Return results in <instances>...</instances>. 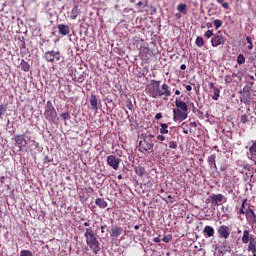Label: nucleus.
I'll return each instance as SVG.
<instances>
[{"label": "nucleus", "instance_id": "20", "mask_svg": "<svg viewBox=\"0 0 256 256\" xmlns=\"http://www.w3.org/2000/svg\"><path fill=\"white\" fill-rule=\"evenodd\" d=\"M244 215L248 219H252V221H254V223H256V214H255V211H253V209H251V207L248 206V208L246 209V213Z\"/></svg>", "mask_w": 256, "mask_h": 256}, {"label": "nucleus", "instance_id": "22", "mask_svg": "<svg viewBox=\"0 0 256 256\" xmlns=\"http://www.w3.org/2000/svg\"><path fill=\"white\" fill-rule=\"evenodd\" d=\"M95 205H97L100 209L107 208V201L104 198H96Z\"/></svg>", "mask_w": 256, "mask_h": 256}, {"label": "nucleus", "instance_id": "2", "mask_svg": "<svg viewBox=\"0 0 256 256\" xmlns=\"http://www.w3.org/2000/svg\"><path fill=\"white\" fill-rule=\"evenodd\" d=\"M155 135L153 134H148L143 136V139L140 140L139 142V151L140 153H147V151H152L153 150V138Z\"/></svg>", "mask_w": 256, "mask_h": 256}, {"label": "nucleus", "instance_id": "52", "mask_svg": "<svg viewBox=\"0 0 256 256\" xmlns=\"http://www.w3.org/2000/svg\"><path fill=\"white\" fill-rule=\"evenodd\" d=\"M246 41H247L248 45H251L253 43V40H251V37H249V36L246 37Z\"/></svg>", "mask_w": 256, "mask_h": 256}, {"label": "nucleus", "instance_id": "19", "mask_svg": "<svg viewBox=\"0 0 256 256\" xmlns=\"http://www.w3.org/2000/svg\"><path fill=\"white\" fill-rule=\"evenodd\" d=\"M251 237H253V235H251V232H249V230H244L242 235V243H244V245H247V243L251 242Z\"/></svg>", "mask_w": 256, "mask_h": 256}, {"label": "nucleus", "instance_id": "42", "mask_svg": "<svg viewBox=\"0 0 256 256\" xmlns=\"http://www.w3.org/2000/svg\"><path fill=\"white\" fill-rule=\"evenodd\" d=\"M126 107L129 109V111H133V102H131L130 99L126 101Z\"/></svg>", "mask_w": 256, "mask_h": 256}, {"label": "nucleus", "instance_id": "51", "mask_svg": "<svg viewBox=\"0 0 256 256\" xmlns=\"http://www.w3.org/2000/svg\"><path fill=\"white\" fill-rule=\"evenodd\" d=\"M208 87L209 89H214V90L217 89V87H215V84L213 82H209Z\"/></svg>", "mask_w": 256, "mask_h": 256}, {"label": "nucleus", "instance_id": "5", "mask_svg": "<svg viewBox=\"0 0 256 256\" xmlns=\"http://www.w3.org/2000/svg\"><path fill=\"white\" fill-rule=\"evenodd\" d=\"M206 201L207 203H212L215 207H219V205L227 203V198L223 194H212Z\"/></svg>", "mask_w": 256, "mask_h": 256}, {"label": "nucleus", "instance_id": "62", "mask_svg": "<svg viewBox=\"0 0 256 256\" xmlns=\"http://www.w3.org/2000/svg\"><path fill=\"white\" fill-rule=\"evenodd\" d=\"M90 223L89 222H84V227H90Z\"/></svg>", "mask_w": 256, "mask_h": 256}, {"label": "nucleus", "instance_id": "10", "mask_svg": "<svg viewBox=\"0 0 256 256\" xmlns=\"http://www.w3.org/2000/svg\"><path fill=\"white\" fill-rule=\"evenodd\" d=\"M107 163L109 167H112L114 171H117V169H119V165H121V159L115 155H109L107 157Z\"/></svg>", "mask_w": 256, "mask_h": 256}, {"label": "nucleus", "instance_id": "17", "mask_svg": "<svg viewBox=\"0 0 256 256\" xmlns=\"http://www.w3.org/2000/svg\"><path fill=\"white\" fill-rule=\"evenodd\" d=\"M176 109H180V111H189V107L187 106L186 102H183L179 98H176L175 100Z\"/></svg>", "mask_w": 256, "mask_h": 256}, {"label": "nucleus", "instance_id": "41", "mask_svg": "<svg viewBox=\"0 0 256 256\" xmlns=\"http://www.w3.org/2000/svg\"><path fill=\"white\" fill-rule=\"evenodd\" d=\"M20 256H33V253L30 250H21Z\"/></svg>", "mask_w": 256, "mask_h": 256}, {"label": "nucleus", "instance_id": "24", "mask_svg": "<svg viewBox=\"0 0 256 256\" xmlns=\"http://www.w3.org/2000/svg\"><path fill=\"white\" fill-rule=\"evenodd\" d=\"M79 16V6L78 5H74V7L72 8L71 12H70V19L75 20L77 19V17Z\"/></svg>", "mask_w": 256, "mask_h": 256}, {"label": "nucleus", "instance_id": "35", "mask_svg": "<svg viewBox=\"0 0 256 256\" xmlns=\"http://www.w3.org/2000/svg\"><path fill=\"white\" fill-rule=\"evenodd\" d=\"M162 241L164 243H171V241H173V235L171 234L164 235V237L162 238Z\"/></svg>", "mask_w": 256, "mask_h": 256}, {"label": "nucleus", "instance_id": "29", "mask_svg": "<svg viewBox=\"0 0 256 256\" xmlns=\"http://www.w3.org/2000/svg\"><path fill=\"white\" fill-rule=\"evenodd\" d=\"M249 119H253V116L251 114H243L240 119V123L245 125V123H249Z\"/></svg>", "mask_w": 256, "mask_h": 256}, {"label": "nucleus", "instance_id": "36", "mask_svg": "<svg viewBox=\"0 0 256 256\" xmlns=\"http://www.w3.org/2000/svg\"><path fill=\"white\" fill-rule=\"evenodd\" d=\"M215 29H221L223 27V21L221 19L214 20Z\"/></svg>", "mask_w": 256, "mask_h": 256}, {"label": "nucleus", "instance_id": "32", "mask_svg": "<svg viewBox=\"0 0 256 256\" xmlns=\"http://www.w3.org/2000/svg\"><path fill=\"white\" fill-rule=\"evenodd\" d=\"M195 43L197 45V47H203V45H205V41L203 40V37L198 36L195 40Z\"/></svg>", "mask_w": 256, "mask_h": 256}, {"label": "nucleus", "instance_id": "13", "mask_svg": "<svg viewBox=\"0 0 256 256\" xmlns=\"http://www.w3.org/2000/svg\"><path fill=\"white\" fill-rule=\"evenodd\" d=\"M57 28L59 35H62V37H67L71 33V28L67 24H58Z\"/></svg>", "mask_w": 256, "mask_h": 256}, {"label": "nucleus", "instance_id": "6", "mask_svg": "<svg viewBox=\"0 0 256 256\" xmlns=\"http://www.w3.org/2000/svg\"><path fill=\"white\" fill-rule=\"evenodd\" d=\"M14 141L19 149H25L29 145V141H31V136H26L25 138V134H18L14 137Z\"/></svg>", "mask_w": 256, "mask_h": 256}, {"label": "nucleus", "instance_id": "30", "mask_svg": "<svg viewBox=\"0 0 256 256\" xmlns=\"http://www.w3.org/2000/svg\"><path fill=\"white\" fill-rule=\"evenodd\" d=\"M249 153L252 157L256 155V141H252V146L249 148Z\"/></svg>", "mask_w": 256, "mask_h": 256}, {"label": "nucleus", "instance_id": "1", "mask_svg": "<svg viewBox=\"0 0 256 256\" xmlns=\"http://www.w3.org/2000/svg\"><path fill=\"white\" fill-rule=\"evenodd\" d=\"M84 236L86 238V243L88 247H90L93 253L97 255V253L101 251V247L99 246V240H97V233H95L92 227H88L86 228Z\"/></svg>", "mask_w": 256, "mask_h": 256}, {"label": "nucleus", "instance_id": "11", "mask_svg": "<svg viewBox=\"0 0 256 256\" xmlns=\"http://www.w3.org/2000/svg\"><path fill=\"white\" fill-rule=\"evenodd\" d=\"M217 233L220 235V237H222V239H229V236L231 235V229L227 225H221L217 229Z\"/></svg>", "mask_w": 256, "mask_h": 256}, {"label": "nucleus", "instance_id": "26", "mask_svg": "<svg viewBox=\"0 0 256 256\" xmlns=\"http://www.w3.org/2000/svg\"><path fill=\"white\" fill-rule=\"evenodd\" d=\"M21 71H24V73H29V69H31V66L29 65V62L22 60L20 63Z\"/></svg>", "mask_w": 256, "mask_h": 256}, {"label": "nucleus", "instance_id": "21", "mask_svg": "<svg viewBox=\"0 0 256 256\" xmlns=\"http://www.w3.org/2000/svg\"><path fill=\"white\" fill-rule=\"evenodd\" d=\"M215 159H217V156L215 154L210 155L208 157V164L210 165V167H213L215 171H217V162Z\"/></svg>", "mask_w": 256, "mask_h": 256}, {"label": "nucleus", "instance_id": "53", "mask_svg": "<svg viewBox=\"0 0 256 256\" xmlns=\"http://www.w3.org/2000/svg\"><path fill=\"white\" fill-rule=\"evenodd\" d=\"M153 241L154 243H161L162 239L159 237H155Z\"/></svg>", "mask_w": 256, "mask_h": 256}, {"label": "nucleus", "instance_id": "23", "mask_svg": "<svg viewBox=\"0 0 256 256\" xmlns=\"http://www.w3.org/2000/svg\"><path fill=\"white\" fill-rule=\"evenodd\" d=\"M203 233L207 235V237H213V235H215V229L212 226H205Z\"/></svg>", "mask_w": 256, "mask_h": 256}, {"label": "nucleus", "instance_id": "15", "mask_svg": "<svg viewBox=\"0 0 256 256\" xmlns=\"http://www.w3.org/2000/svg\"><path fill=\"white\" fill-rule=\"evenodd\" d=\"M153 56L151 49L145 47L142 49V51H140V57L142 59V61H149V59H151V57Z\"/></svg>", "mask_w": 256, "mask_h": 256}, {"label": "nucleus", "instance_id": "45", "mask_svg": "<svg viewBox=\"0 0 256 256\" xmlns=\"http://www.w3.org/2000/svg\"><path fill=\"white\" fill-rule=\"evenodd\" d=\"M7 112V108L3 105L0 106V115H5Z\"/></svg>", "mask_w": 256, "mask_h": 256}, {"label": "nucleus", "instance_id": "28", "mask_svg": "<svg viewBox=\"0 0 256 256\" xmlns=\"http://www.w3.org/2000/svg\"><path fill=\"white\" fill-rule=\"evenodd\" d=\"M169 133V125L165 123H160V134L167 135Z\"/></svg>", "mask_w": 256, "mask_h": 256}, {"label": "nucleus", "instance_id": "57", "mask_svg": "<svg viewBox=\"0 0 256 256\" xmlns=\"http://www.w3.org/2000/svg\"><path fill=\"white\" fill-rule=\"evenodd\" d=\"M247 49H248L249 51H251V50L253 49V43H252V44H248Z\"/></svg>", "mask_w": 256, "mask_h": 256}, {"label": "nucleus", "instance_id": "43", "mask_svg": "<svg viewBox=\"0 0 256 256\" xmlns=\"http://www.w3.org/2000/svg\"><path fill=\"white\" fill-rule=\"evenodd\" d=\"M169 149H177V142L170 141L169 142Z\"/></svg>", "mask_w": 256, "mask_h": 256}, {"label": "nucleus", "instance_id": "47", "mask_svg": "<svg viewBox=\"0 0 256 256\" xmlns=\"http://www.w3.org/2000/svg\"><path fill=\"white\" fill-rule=\"evenodd\" d=\"M157 139H158V141H161V143H163V141H165V136L163 134H159L157 136Z\"/></svg>", "mask_w": 256, "mask_h": 256}, {"label": "nucleus", "instance_id": "48", "mask_svg": "<svg viewBox=\"0 0 256 256\" xmlns=\"http://www.w3.org/2000/svg\"><path fill=\"white\" fill-rule=\"evenodd\" d=\"M167 199H168L169 203H175V198L173 196L168 195Z\"/></svg>", "mask_w": 256, "mask_h": 256}, {"label": "nucleus", "instance_id": "4", "mask_svg": "<svg viewBox=\"0 0 256 256\" xmlns=\"http://www.w3.org/2000/svg\"><path fill=\"white\" fill-rule=\"evenodd\" d=\"M148 95L153 99L161 97V81L151 80V83L148 86Z\"/></svg>", "mask_w": 256, "mask_h": 256}, {"label": "nucleus", "instance_id": "18", "mask_svg": "<svg viewBox=\"0 0 256 256\" xmlns=\"http://www.w3.org/2000/svg\"><path fill=\"white\" fill-rule=\"evenodd\" d=\"M246 205H247V198L242 200L240 208L236 206V211L238 215H245L247 211V208H245Z\"/></svg>", "mask_w": 256, "mask_h": 256}, {"label": "nucleus", "instance_id": "39", "mask_svg": "<svg viewBox=\"0 0 256 256\" xmlns=\"http://www.w3.org/2000/svg\"><path fill=\"white\" fill-rule=\"evenodd\" d=\"M60 117L63 119V121H69V119H71V114H69V112H63L60 114Z\"/></svg>", "mask_w": 256, "mask_h": 256}, {"label": "nucleus", "instance_id": "14", "mask_svg": "<svg viewBox=\"0 0 256 256\" xmlns=\"http://www.w3.org/2000/svg\"><path fill=\"white\" fill-rule=\"evenodd\" d=\"M99 103H101V100L97 99V95L92 94L90 97V105L92 111L98 112L99 111Z\"/></svg>", "mask_w": 256, "mask_h": 256}, {"label": "nucleus", "instance_id": "46", "mask_svg": "<svg viewBox=\"0 0 256 256\" xmlns=\"http://www.w3.org/2000/svg\"><path fill=\"white\" fill-rule=\"evenodd\" d=\"M219 5H222L223 9H229V3L222 1V3H219Z\"/></svg>", "mask_w": 256, "mask_h": 256}, {"label": "nucleus", "instance_id": "56", "mask_svg": "<svg viewBox=\"0 0 256 256\" xmlns=\"http://www.w3.org/2000/svg\"><path fill=\"white\" fill-rule=\"evenodd\" d=\"M31 143H33V145H35L36 147H39V142H37L35 140H31Z\"/></svg>", "mask_w": 256, "mask_h": 256}, {"label": "nucleus", "instance_id": "49", "mask_svg": "<svg viewBox=\"0 0 256 256\" xmlns=\"http://www.w3.org/2000/svg\"><path fill=\"white\" fill-rule=\"evenodd\" d=\"M162 117H163V114H162L161 112H159V113H157V114L155 115V119H156L157 121H159V119H162Z\"/></svg>", "mask_w": 256, "mask_h": 256}, {"label": "nucleus", "instance_id": "58", "mask_svg": "<svg viewBox=\"0 0 256 256\" xmlns=\"http://www.w3.org/2000/svg\"><path fill=\"white\" fill-rule=\"evenodd\" d=\"M45 163H51V160L49 159V156L45 157Z\"/></svg>", "mask_w": 256, "mask_h": 256}, {"label": "nucleus", "instance_id": "40", "mask_svg": "<svg viewBox=\"0 0 256 256\" xmlns=\"http://www.w3.org/2000/svg\"><path fill=\"white\" fill-rule=\"evenodd\" d=\"M213 33H214L213 29L207 30V31L205 32V34H204V37H206V39H211V37H213V35H215V34H213Z\"/></svg>", "mask_w": 256, "mask_h": 256}, {"label": "nucleus", "instance_id": "27", "mask_svg": "<svg viewBox=\"0 0 256 256\" xmlns=\"http://www.w3.org/2000/svg\"><path fill=\"white\" fill-rule=\"evenodd\" d=\"M134 171L138 177H143V175H145V167L143 166H136Z\"/></svg>", "mask_w": 256, "mask_h": 256}, {"label": "nucleus", "instance_id": "33", "mask_svg": "<svg viewBox=\"0 0 256 256\" xmlns=\"http://www.w3.org/2000/svg\"><path fill=\"white\" fill-rule=\"evenodd\" d=\"M241 103H245V105H249L251 103V98H249V94L247 96L243 95L240 98Z\"/></svg>", "mask_w": 256, "mask_h": 256}, {"label": "nucleus", "instance_id": "54", "mask_svg": "<svg viewBox=\"0 0 256 256\" xmlns=\"http://www.w3.org/2000/svg\"><path fill=\"white\" fill-rule=\"evenodd\" d=\"M185 89H186V91H192L193 87L191 85H186Z\"/></svg>", "mask_w": 256, "mask_h": 256}, {"label": "nucleus", "instance_id": "55", "mask_svg": "<svg viewBox=\"0 0 256 256\" xmlns=\"http://www.w3.org/2000/svg\"><path fill=\"white\" fill-rule=\"evenodd\" d=\"M180 69H181L182 71H185V69H187V65L182 64V65L180 66Z\"/></svg>", "mask_w": 256, "mask_h": 256}, {"label": "nucleus", "instance_id": "9", "mask_svg": "<svg viewBox=\"0 0 256 256\" xmlns=\"http://www.w3.org/2000/svg\"><path fill=\"white\" fill-rule=\"evenodd\" d=\"M187 111H183L179 108L173 109V121H185L187 119Z\"/></svg>", "mask_w": 256, "mask_h": 256}, {"label": "nucleus", "instance_id": "59", "mask_svg": "<svg viewBox=\"0 0 256 256\" xmlns=\"http://www.w3.org/2000/svg\"><path fill=\"white\" fill-rule=\"evenodd\" d=\"M107 226H101L100 227V229H101V233H105V228H106Z\"/></svg>", "mask_w": 256, "mask_h": 256}, {"label": "nucleus", "instance_id": "12", "mask_svg": "<svg viewBox=\"0 0 256 256\" xmlns=\"http://www.w3.org/2000/svg\"><path fill=\"white\" fill-rule=\"evenodd\" d=\"M123 233H124L123 227H121L119 225H114L110 229V236L115 237L116 239H117V237H121V235H123Z\"/></svg>", "mask_w": 256, "mask_h": 256}, {"label": "nucleus", "instance_id": "64", "mask_svg": "<svg viewBox=\"0 0 256 256\" xmlns=\"http://www.w3.org/2000/svg\"><path fill=\"white\" fill-rule=\"evenodd\" d=\"M176 18L180 19L181 18V14L177 13L176 14Z\"/></svg>", "mask_w": 256, "mask_h": 256}, {"label": "nucleus", "instance_id": "61", "mask_svg": "<svg viewBox=\"0 0 256 256\" xmlns=\"http://www.w3.org/2000/svg\"><path fill=\"white\" fill-rule=\"evenodd\" d=\"M206 26L208 27V29H211V27H213V24H211L210 22H208V23L206 24Z\"/></svg>", "mask_w": 256, "mask_h": 256}, {"label": "nucleus", "instance_id": "3", "mask_svg": "<svg viewBox=\"0 0 256 256\" xmlns=\"http://www.w3.org/2000/svg\"><path fill=\"white\" fill-rule=\"evenodd\" d=\"M44 117L49 123H55V119H57V110H55V106H53L51 100H48L46 103Z\"/></svg>", "mask_w": 256, "mask_h": 256}, {"label": "nucleus", "instance_id": "50", "mask_svg": "<svg viewBox=\"0 0 256 256\" xmlns=\"http://www.w3.org/2000/svg\"><path fill=\"white\" fill-rule=\"evenodd\" d=\"M146 187L152 188L153 187V181L149 180L145 183Z\"/></svg>", "mask_w": 256, "mask_h": 256}, {"label": "nucleus", "instance_id": "34", "mask_svg": "<svg viewBox=\"0 0 256 256\" xmlns=\"http://www.w3.org/2000/svg\"><path fill=\"white\" fill-rule=\"evenodd\" d=\"M220 93H221V90H219V88H214V95L212 96V99L214 101H218Z\"/></svg>", "mask_w": 256, "mask_h": 256}, {"label": "nucleus", "instance_id": "31", "mask_svg": "<svg viewBox=\"0 0 256 256\" xmlns=\"http://www.w3.org/2000/svg\"><path fill=\"white\" fill-rule=\"evenodd\" d=\"M177 10L185 15L187 13V4H179Z\"/></svg>", "mask_w": 256, "mask_h": 256}, {"label": "nucleus", "instance_id": "37", "mask_svg": "<svg viewBox=\"0 0 256 256\" xmlns=\"http://www.w3.org/2000/svg\"><path fill=\"white\" fill-rule=\"evenodd\" d=\"M237 63H238V65L245 64V56L243 54H239L237 56Z\"/></svg>", "mask_w": 256, "mask_h": 256}, {"label": "nucleus", "instance_id": "7", "mask_svg": "<svg viewBox=\"0 0 256 256\" xmlns=\"http://www.w3.org/2000/svg\"><path fill=\"white\" fill-rule=\"evenodd\" d=\"M44 59L47 63H55V61H61V52L59 51H47L44 54Z\"/></svg>", "mask_w": 256, "mask_h": 256}, {"label": "nucleus", "instance_id": "60", "mask_svg": "<svg viewBox=\"0 0 256 256\" xmlns=\"http://www.w3.org/2000/svg\"><path fill=\"white\" fill-rule=\"evenodd\" d=\"M250 253H252V256H256V248H254V250L250 251Z\"/></svg>", "mask_w": 256, "mask_h": 256}, {"label": "nucleus", "instance_id": "44", "mask_svg": "<svg viewBox=\"0 0 256 256\" xmlns=\"http://www.w3.org/2000/svg\"><path fill=\"white\" fill-rule=\"evenodd\" d=\"M224 81L225 83H233V77H231V75H226Z\"/></svg>", "mask_w": 256, "mask_h": 256}, {"label": "nucleus", "instance_id": "25", "mask_svg": "<svg viewBox=\"0 0 256 256\" xmlns=\"http://www.w3.org/2000/svg\"><path fill=\"white\" fill-rule=\"evenodd\" d=\"M248 248L247 251L251 252L254 249H256V240H255V236H251L250 237V242H248Z\"/></svg>", "mask_w": 256, "mask_h": 256}, {"label": "nucleus", "instance_id": "8", "mask_svg": "<svg viewBox=\"0 0 256 256\" xmlns=\"http://www.w3.org/2000/svg\"><path fill=\"white\" fill-rule=\"evenodd\" d=\"M225 41H227V38L221 34V31H218L211 38V45L212 47H219V45H225Z\"/></svg>", "mask_w": 256, "mask_h": 256}, {"label": "nucleus", "instance_id": "38", "mask_svg": "<svg viewBox=\"0 0 256 256\" xmlns=\"http://www.w3.org/2000/svg\"><path fill=\"white\" fill-rule=\"evenodd\" d=\"M246 79L250 87H253L255 85V77H253L252 75H248Z\"/></svg>", "mask_w": 256, "mask_h": 256}, {"label": "nucleus", "instance_id": "16", "mask_svg": "<svg viewBox=\"0 0 256 256\" xmlns=\"http://www.w3.org/2000/svg\"><path fill=\"white\" fill-rule=\"evenodd\" d=\"M160 90V97H171V87H169L167 84H162Z\"/></svg>", "mask_w": 256, "mask_h": 256}, {"label": "nucleus", "instance_id": "63", "mask_svg": "<svg viewBox=\"0 0 256 256\" xmlns=\"http://www.w3.org/2000/svg\"><path fill=\"white\" fill-rule=\"evenodd\" d=\"M136 5L137 7H141L143 5V2L139 1Z\"/></svg>", "mask_w": 256, "mask_h": 256}]
</instances>
